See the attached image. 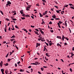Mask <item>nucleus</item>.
<instances>
[{"label": "nucleus", "mask_w": 74, "mask_h": 74, "mask_svg": "<svg viewBox=\"0 0 74 74\" xmlns=\"http://www.w3.org/2000/svg\"><path fill=\"white\" fill-rule=\"evenodd\" d=\"M69 5H70V6L71 7H70V8H71V9H73V10H74V7L71 6H73V4H71V3H69Z\"/></svg>", "instance_id": "f257e3e1"}, {"label": "nucleus", "mask_w": 74, "mask_h": 74, "mask_svg": "<svg viewBox=\"0 0 74 74\" xmlns=\"http://www.w3.org/2000/svg\"><path fill=\"white\" fill-rule=\"evenodd\" d=\"M3 61H1V63H0V66L1 67H2L3 66Z\"/></svg>", "instance_id": "f03ea898"}, {"label": "nucleus", "mask_w": 74, "mask_h": 74, "mask_svg": "<svg viewBox=\"0 0 74 74\" xmlns=\"http://www.w3.org/2000/svg\"><path fill=\"white\" fill-rule=\"evenodd\" d=\"M20 12L21 14H23V10H21L20 11Z\"/></svg>", "instance_id": "7ed1b4c3"}, {"label": "nucleus", "mask_w": 74, "mask_h": 74, "mask_svg": "<svg viewBox=\"0 0 74 74\" xmlns=\"http://www.w3.org/2000/svg\"><path fill=\"white\" fill-rule=\"evenodd\" d=\"M46 14H47V11H46L45 12V13H44L43 14V15H45V17H47V15H45Z\"/></svg>", "instance_id": "20e7f679"}, {"label": "nucleus", "mask_w": 74, "mask_h": 74, "mask_svg": "<svg viewBox=\"0 0 74 74\" xmlns=\"http://www.w3.org/2000/svg\"><path fill=\"white\" fill-rule=\"evenodd\" d=\"M34 33H35V34H37V35H38V36H39V34H38V32L36 31H34Z\"/></svg>", "instance_id": "39448f33"}, {"label": "nucleus", "mask_w": 74, "mask_h": 74, "mask_svg": "<svg viewBox=\"0 0 74 74\" xmlns=\"http://www.w3.org/2000/svg\"><path fill=\"white\" fill-rule=\"evenodd\" d=\"M7 3L9 5H10V4H11V2H10V1H8V2H7Z\"/></svg>", "instance_id": "423d86ee"}, {"label": "nucleus", "mask_w": 74, "mask_h": 74, "mask_svg": "<svg viewBox=\"0 0 74 74\" xmlns=\"http://www.w3.org/2000/svg\"><path fill=\"white\" fill-rule=\"evenodd\" d=\"M40 32H41V33L42 34H44V32H43V31H42V30H41V29H40Z\"/></svg>", "instance_id": "0eeeda50"}, {"label": "nucleus", "mask_w": 74, "mask_h": 74, "mask_svg": "<svg viewBox=\"0 0 74 74\" xmlns=\"http://www.w3.org/2000/svg\"><path fill=\"white\" fill-rule=\"evenodd\" d=\"M5 73L6 74H8V69H6V70L5 71Z\"/></svg>", "instance_id": "6e6552de"}, {"label": "nucleus", "mask_w": 74, "mask_h": 74, "mask_svg": "<svg viewBox=\"0 0 74 74\" xmlns=\"http://www.w3.org/2000/svg\"><path fill=\"white\" fill-rule=\"evenodd\" d=\"M66 22H67V20L65 21V26H66V27H67V23Z\"/></svg>", "instance_id": "1a4fd4ad"}, {"label": "nucleus", "mask_w": 74, "mask_h": 74, "mask_svg": "<svg viewBox=\"0 0 74 74\" xmlns=\"http://www.w3.org/2000/svg\"><path fill=\"white\" fill-rule=\"evenodd\" d=\"M52 18H56V15H55V14H54V15H53L52 16Z\"/></svg>", "instance_id": "9d476101"}, {"label": "nucleus", "mask_w": 74, "mask_h": 74, "mask_svg": "<svg viewBox=\"0 0 74 74\" xmlns=\"http://www.w3.org/2000/svg\"><path fill=\"white\" fill-rule=\"evenodd\" d=\"M57 38H59V39H62L61 36H57Z\"/></svg>", "instance_id": "9b49d317"}, {"label": "nucleus", "mask_w": 74, "mask_h": 74, "mask_svg": "<svg viewBox=\"0 0 74 74\" xmlns=\"http://www.w3.org/2000/svg\"><path fill=\"white\" fill-rule=\"evenodd\" d=\"M45 50L47 51V48H46V47L44 46V52L45 51Z\"/></svg>", "instance_id": "f8f14e48"}, {"label": "nucleus", "mask_w": 74, "mask_h": 74, "mask_svg": "<svg viewBox=\"0 0 74 74\" xmlns=\"http://www.w3.org/2000/svg\"><path fill=\"white\" fill-rule=\"evenodd\" d=\"M1 71L2 73H4V70L3 69H1Z\"/></svg>", "instance_id": "ddd939ff"}, {"label": "nucleus", "mask_w": 74, "mask_h": 74, "mask_svg": "<svg viewBox=\"0 0 74 74\" xmlns=\"http://www.w3.org/2000/svg\"><path fill=\"white\" fill-rule=\"evenodd\" d=\"M49 45L50 46L52 45L53 44V43L51 42V43H49Z\"/></svg>", "instance_id": "4468645a"}, {"label": "nucleus", "mask_w": 74, "mask_h": 74, "mask_svg": "<svg viewBox=\"0 0 74 74\" xmlns=\"http://www.w3.org/2000/svg\"><path fill=\"white\" fill-rule=\"evenodd\" d=\"M58 26L59 28H61V27H60V24H59V23H57Z\"/></svg>", "instance_id": "2eb2a0df"}, {"label": "nucleus", "mask_w": 74, "mask_h": 74, "mask_svg": "<svg viewBox=\"0 0 74 74\" xmlns=\"http://www.w3.org/2000/svg\"><path fill=\"white\" fill-rule=\"evenodd\" d=\"M57 45L58 47H59V46H60V47H62V45H60V44H59V43H57Z\"/></svg>", "instance_id": "dca6fc26"}, {"label": "nucleus", "mask_w": 74, "mask_h": 74, "mask_svg": "<svg viewBox=\"0 0 74 74\" xmlns=\"http://www.w3.org/2000/svg\"><path fill=\"white\" fill-rule=\"evenodd\" d=\"M40 45H41V44L40 43H36V45H38V46H40Z\"/></svg>", "instance_id": "f3484780"}, {"label": "nucleus", "mask_w": 74, "mask_h": 74, "mask_svg": "<svg viewBox=\"0 0 74 74\" xmlns=\"http://www.w3.org/2000/svg\"><path fill=\"white\" fill-rule=\"evenodd\" d=\"M22 16H24V17H26V15L25 14H23L22 15Z\"/></svg>", "instance_id": "a211bd4d"}, {"label": "nucleus", "mask_w": 74, "mask_h": 74, "mask_svg": "<svg viewBox=\"0 0 74 74\" xmlns=\"http://www.w3.org/2000/svg\"><path fill=\"white\" fill-rule=\"evenodd\" d=\"M11 38H15V35H13V36H12V37H11Z\"/></svg>", "instance_id": "6ab92c4d"}, {"label": "nucleus", "mask_w": 74, "mask_h": 74, "mask_svg": "<svg viewBox=\"0 0 74 74\" xmlns=\"http://www.w3.org/2000/svg\"><path fill=\"white\" fill-rule=\"evenodd\" d=\"M31 6H32V5H28V6H27L28 8H29V9H30V7H31Z\"/></svg>", "instance_id": "aec40b11"}, {"label": "nucleus", "mask_w": 74, "mask_h": 74, "mask_svg": "<svg viewBox=\"0 0 74 74\" xmlns=\"http://www.w3.org/2000/svg\"><path fill=\"white\" fill-rule=\"evenodd\" d=\"M15 40V39L13 38V39H10V41H11L12 42L13 41H14Z\"/></svg>", "instance_id": "412c9836"}, {"label": "nucleus", "mask_w": 74, "mask_h": 74, "mask_svg": "<svg viewBox=\"0 0 74 74\" xmlns=\"http://www.w3.org/2000/svg\"><path fill=\"white\" fill-rule=\"evenodd\" d=\"M19 71H21V72H23V71H24V70L21 69Z\"/></svg>", "instance_id": "4be33fe9"}, {"label": "nucleus", "mask_w": 74, "mask_h": 74, "mask_svg": "<svg viewBox=\"0 0 74 74\" xmlns=\"http://www.w3.org/2000/svg\"><path fill=\"white\" fill-rule=\"evenodd\" d=\"M65 38H66V37H65L64 35H63L62 36V39H64Z\"/></svg>", "instance_id": "5701e85b"}, {"label": "nucleus", "mask_w": 74, "mask_h": 74, "mask_svg": "<svg viewBox=\"0 0 74 74\" xmlns=\"http://www.w3.org/2000/svg\"><path fill=\"white\" fill-rule=\"evenodd\" d=\"M5 32H7V27H5Z\"/></svg>", "instance_id": "b1692460"}, {"label": "nucleus", "mask_w": 74, "mask_h": 74, "mask_svg": "<svg viewBox=\"0 0 74 74\" xmlns=\"http://www.w3.org/2000/svg\"><path fill=\"white\" fill-rule=\"evenodd\" d=\"M0 12L1 14H2V15H4V13H3V12H2V11L0 10Z\"/></svg>", "instance_id": "393cba45"}, {"label": "nucleus", "mask_w": 74, "mask_h": 74, "mask_svg": "<svg viewBox=\"0 0 74 74\" xmlns=\"http://www.w3.org/2000/svg\"><path fill=\"white\" fill-rule=\"evenodd\" d=\"M14 51L13 50L12 52H10V55H12V53L13 52H14Z\"/></svg>", "instance_id": "a878e982"}, {"label": "nucleus", "mask_w": 74, "mask_h": 74, "mask_svg": "<svg viewBox=\"0 0 74 74\" xmlns=\"http://www.w3.org/2000/svg\"><path fill=\"white\" fill-rule=\"evenodd\" d=\"M58 23H59V24H62V23H63V22H61V21H60Z\"/></svg>", "instance_id": "bb28decb"}, {"label": "nucleus", "mask_w": 74, "mask_h": 74, "mask_svg": "<svg viewBox=\"0 0 74 74\" xmlns=\"http://www.w3.org/2000/svg\"><path fill=\"white\" fill-rule=\"evenodd\" d=\"M15 28L16 29H19V27H18V26H17V25H15Z\"/></svg>", "instance_id": "cd10ccee"}, {"label": "nucleus", "mask_w": 74, "mask_h": 74, "mask_svg": "<svg viewBox=\"0 0 74 74\" xmlns=\"http://www.w3.org/2000/svg\"><path fill=\"white\" fill-rule=\"evenodd\" d=\"M37 64H38V62H36V63L35 64V65H37Z\"/></svg>", "instance_id": "c85d7f7f"}, {"label": "nucleus", "mask_w": 74, "mask_h": 74, "mask_svg": "<svg viewBox=\"0 0 74 74\" xmlns=\"http://www.w3.org/2000/svg\"><path fill=\"white\" fill-rule=\"evenodd\" d=\"M11 60H12V59H8V61L9 62H10L11 61Z\"/></svg>", "instance_id": "c756f323"}, {"label": "nucleus", "mask_w": 74, "mask_h": 74, "mask_svg": "<svg viewBox=\"0 0 74 74\" xmlns=\"http://www.w3.org/2000/svg\"><path fill=\"white\" fill-rule=\"evenodd\" d=\"M22 19L23 20H24V19H25V17H21Z\"/></svg>", "instance_id": "7c9ffc66"}, {"label": "nucleus", "mask_w": 74, "mask_h": 74, "mask_svg": "<svg viewBox=\"0 0 74 74\" xmlns=\"http://www.w3.org/2000/svg\"><path fill=\"white\" fill-rule=\"evenodd\" d=\"M39 14L40 15V17H42V14H41V13H40Z\"/></svg>", "instance_id": "2f4dec72"}, {"label": "nucleus", "mask_w": 74, "mask_h": 74, "mask_svg": "<svg viewBox=\"0 0 74 74\" xmlns=\"http://www.w3.org/2000/svg\"><path fill=\"white\" fill-rule=\"evenodd\" d=\"M42 36H40V39L41 40H42V39H44V38H42Z\"/></svg>", "instance_id": "473e14b6"}, {"label": "nucleus", "mask_w": 74, "mask_h": 74, "mask_svg": "<svg viewBox=\"0 0 74 74\" xmlns=\"http://www.w3.org/2000/svg\"><path fill=\"white\" fill-rule=\"evenodd\" d=\"M13 44H15L16 43V41L15 40H14V41H13Z\"/></svg>", "instance_id": "72a5a7b5"}, {"label": "nucleus", "mask_w": 74, "mask_h": 74, "mask_svg": "<svg viewBox=\"0 0 74 74\" xmlns=\"http://www.w3.org/2000/svg\"><path fill=\"white\" fill-rule=\"evenodd\" d=\"M45 22H44V21H43L42 23H41V24H42V25H44V23H45Z\"/></svg>", "instance_id": "f704fd0d"}, {"label": "nucleus", "mask_w": 74, "mask_h": 74, "mask_svg": "<svg viewBox=\"0 0 74 74\" xmlns=\"http://www.w3.org/2000/svg\"><path fill=\"white\" fill-rule=\"evenodd\" d=\"M24 31H25V32H26V33H27V30H26V29H24Z\"/></svg>", "instance_id": "c9c22d12"}, {"label": "nucleus", "mask_w": 74, "mask_h": 74, "mask_svg": "<svg viewBox=\"0 0 74 74\" xmlns=\"http://www.w3.org/2000/svg\"><path fill=\"white\" fill-rule=\"evenodd\" d=\"M30 16H29V15L27 14L26 15V17H30Z\"/></svg>", "instance_id": "e433bc0d"}, {"label": "nucleus", "mask_w": 74, "mask_h": 74, "mask_svg": "<svg viewBox=\"0 0 74 74\" xmlns=\"http://www.w3.org/2000/svg\"><path fill=\"white\" fill-rule=\"evenodd\" d=\"M5 20H6V21H10V20H9V19L7 18H6Z\"/></svg>", "instance_id": "4c0bfd02"}, {"label": "nucleus", "mask_w": 74, "mask_h": 74, "mask_svg": "<svg viewBox=\"0 0 74 74\" xmlns=\"http://www.w3.org/2000/svg\"><path fill=\"white\" fill-rule=\"evenodd\" d=\"M56 20H60V18H55Z\"/></svg>", "instance_id": "58836bf2"}, {"label": "nucleus", "mask_w": 74, "mask_h": 74, "mask_svg": "<svg viewBox=\"0 0 74 74\" xmlns=\"http://www.w3.org/2000/svg\"><path fill=\"white\" fill-rule=\"evenodd\" d=\"M47 56L48 57H49V56H50L49 55V54L48 53L47 54Z\"/></svg>", "instance_id": "ea45409f"}, {"label": "nucleus", "mask_w": 74, "mask_h": 74, "mask_svg": "<svg viewBox=\"0 0 74 74\" xmlns=\"http://www.w3.org/2000/svg\"><path fill=\"white\" fill-rule=\"evenodd\" d=\"M9 53L7 54V55L5 56L6 58H7V57H8V56Z\"/></svg>", "instance_id": "a19ab883"}, {"label": "nucleus", "mask_w": 74, "mask_h": 74, "mask_svg": "<svg viewBox=\"0 0 74 74\" xmlns=\"http://www.w3.org/2000/svg\"><path fill=\"white\" fill-rule=\"evenodd\" d=\"M65 39H66V40H67V41H69V38H67L66 37H65Z\"/></svg>", "instance_id": "79ce46f5"}, {"label": "nucleus", "mask_w": 74, "mask_h": 74, "mask_svg": "<svg viewBox=\"0 0 74 74\" xmlns=\"http://www.w3.org/2000/svg\"><path fill=\"white\" fill-rule=\"evenodd\" d=\"M47 41L48 42H51V40H50L49 41V40H47Z\"/></svg>", "instance_id": "37998d69"}, {"label": "nucleus", "mask_w": 74, "mask_h": 74, "mask_svg": "<svg viewBox=\"0 0 74 74\" xmlns=\"http://www.w3.org/2000/svg\"><path fill=\"white\" fill-rule=\"evenodd\" d=\"M56 12H57V13H60V12L59 10H57L56 11Z\"/></svg>", "instance_id": "c03bdc74"}, {"label": "nucleus", "mask_w": 74, "mask_h": 74, "mask_svg": "<svg viewBox=\"0 0 74 74\" xmlns=\"http://www.w3.org/2000/svg\"><path fill=\"white\" fill-rule=\"evenodd\" d=\"M15 45V47L16 48V49H18V47H17V46L16 45Z\"/></svg>", "instance_id": "a18cd8bd"}, {"label": "nucleus", "mask_w": 74, "mask_h": 74, "mask_svg": "<svg viewBox=\"0 0 74 74\" xmlns=\"http://www.w3.org/2000/svg\"><path fill=\"white\" fill-rule=\"evenodd\" d=\"M31 73H32V72L33 71V70L32 69H31Z\"/></svg>", "instance_id": "49530a36"}, {"label": "nucleus", "mask_w": 74, "mask_h": 74, "mask_svg": "<svg viewBox=\"0 0 74 74\" xmlns=\"http://www.w3.org/2000/svg\"><path fill=\"white\" fill-rule=\"evenodd\" d=\"M68 6H69V5H65V6H64V7H68Z\"/></svg>", "instance_id": "de8ad7c7"}, {"label": "nucleus", "mask_w": 74, "mask_h": 74, "mask_svg": "<svg viewBox=\"0 0 74 74\" xmlns=\"http://www.w3.org/2000/svg\"><path fill=\"white\" fill-rule=\"evenodd\" d=\"M41 70L42 71H44V68H41Z\"/></svg>", "instance_id": "09e8293b"}, {"label": "nucleus", "mask_w": 74, "mask_h": 74, "mask_svg": "<svg viewBox=\"0 0 74 74\" xmlns=\"http://www.w3.org/2000/svg\"><path fill=\"white\" fill-rule=\"evenodd\" d=\"M70 71H71V72H72L73 71V70H72V69H71V68L70 69Z\"/></svg>", "instance_id": "8fccbe9b"}, {"label": "nucleus", "mask_w": 74, "mask_h": 74, "mask_svg": "<svg viewBox=\"0 0 74 74\" xmlns=\"http://www.w3.org/2000/svg\"><path fill=\"white\" fill-rule=\"evenodd\" d=\"M14 12H16V11H12V13H14Z\"/></svg>", "instance_id": "3c124183"}, {"label": "nucleus", "mask_w": 74, "mask_h": 74, "mask_svg": "<svg viewBox=\"0 0 74 74\" xmlns=\"http://www.w3.org/2000/svg\"><path fill=\"white\" fill-rule=\"evenodd\" d=\"M69 29L70 31V33H71V29H70V28H69Z\"/></svg>", "instance_id": "603ef678"}, {"label": "nucleus", "mask_w": 74, "mask_h": 74, "mask_svg": "<svg viewBox=\"0 0 74 74\" xmlns=\"http://www.w3.org/2000/svg\"><path fill=\"white\" fill-rule=\"evenodd\" d=\"M5 66H8V63H7L6 64H5Z\"/></svg>", "instance_id": "864d4df0"}, {"label": "nucleus", "mask_w": 74, "mask_h": 74, "mask_svg": "<svg viewBox=\"0 0 74 74\" xmlns=\"http://www.w3.org/2000/svg\"><path fill=\"white\" fill-rule=\"evenodd\" d=\"M35 30H36V31H37V32H39V30H38V29H35Z\"/></svg>", "instance_id": "5fc2aeb1"}, {"label": "nucleus", "mask_w": 74, "mask_h": 74, "mask_svg": "<svg viewBox=\"0 0 74 74\" xmlns=\"http://www.w3.org/2000/svg\"><path fill=\"white\" fill-rule=\"evenodd\" d=\"M55 7H56V8H57L58 9V6H56V5L54 6Z\"/></svg>", "instance_id": "6e6d98bb"}, {"label": "nucleus", "mask_w": 74, "mask_h": 74, "mask_svg": "<svg viewBox=\"0 0 74 74\" xmlns=\"http://www.w3.org/2000/svg\"><path fill=\"white\" fill-rule=\"evenodd\" d=\"M6 42H7L5 41H4L3 42V44H5V43H6Z\"/></svg>", "instance_id": "4d7b16f0"}, {"label": "nucleus", "mask_w": 74, "mask_h": 74, "mask_svg": "<svg viewBox=\"0 0 74 74\" xmlns=\"http://www.w3.org/2000/svg\"><path fill=\"white\" fill-rule=\"evenodd\" d=\"M50 32L51 33H53V30H50Z\"/></svg>", "instance_id": "13d9d810"}, {"label": "nucleus", "mask_w": 74, "mask_h": 74, "mask_svg": "<svg viewBox=\"0 0 74 74\" xmlns=\"http://www.w3.org/2000/svg\"><path fill=\"white\" fill-rule=\"evenodd\" d=\"M64 45H67V43H64Z\"/></svg>", "instance_id": "bf43d9fd"}, {"label": "nucleus", "mask_w": 74, "mask_h": 74, "mask_svg": "<svg viewBox=\"0 0 74 74\" xmlns=\"http://www.w3.org/2000/svg\"><path fill=\"white\" fill-rule=\"evenodd\" d=\"M12 19L13 21H16V19L15 18H13Z\"/></svg>", "instance_id": "052dcab7"}, {"label": "nucleus", "mask_w": 74, "mask_h": 74, "mask_svg": "<svg viewBox=\"0 0 74 74\" xmlns=\"http://www.w3.org/2000/svg\"><path fill=\"white\" fill-rule=\"evenodd\" d=\"M42 1H43V2H44L45 3H46V1L45 0H42Z\"/></svg>", "instance_id": "680f3d73"}, {"label": "nucleus", "mask_w": 74, "mask_h": 74, "mask_svg": "<svg viewBox=\"0 0 74 74\" xmlns=\"http://www.w3.org/2000/svg\"><path fill=\"white\" fill-rule=\"evenodd\" d=\"M71 55L72 56H74V54H73V53H71Z\"/></svg>", "instance_id": "e2e57ef3"}, {"label": "nucleus", "mask_w": 74, "mask_h": 74, "mask_svg": "<svg viewBox=\"0 0 74 74\" xmlns=\"http://www.w3.org/2000/svg\"><path fill=\"white\" fill-rule=\"evenodd\" d=\"M49 24H51L52 23V22L51 21H50L49 23Z\"/></svg>", "instance_id": "0e129e2a"}, {"label": "nucleus", "mask_w": 74, "mask_h": 74, "mask_svg": "<svg viewBox=\"0 0 74 74\" xmlns=\"http://www.w3.org/2000/svg\"><path fill=\"white\" fill-rule=\"evenodd\" d=\"M31 67H32V66H29L28 67V69H30V68H31Z\"/></svg>", "instance_id": "69168bd1"}, {"label": "nucleus", "mask_w": 74, "mask_h": 74, "mask_svg": "<svg viewBox=\"0 0 74 74\" xmlns=\"http://www.w3.org/2000/svg\"><path fill=\"white\" fill-rule=\"evenodd\" d=\"M31 27H33V28H34V26H33L32 25H31Z\"/></svg>", "instance_id": "338daca9"}, {"label": "nucleus", "mask_w": 74, "mask_h": 74, "mask_svg": "<svg viewBox=\"0 0 74 74\" xmlns=\"http://www.w3.org/2000/svg\"><path fill=\"white\" fill-rule=\"evenodd\" d=\"M38 73H39V74H42V73H41V72L40 71H38Z\"/></svg>", "instance_id": "774afa93"}]
</instances>
